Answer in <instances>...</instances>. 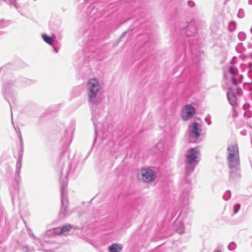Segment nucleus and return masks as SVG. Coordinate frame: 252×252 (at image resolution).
Instances as JSON below:
<instances>
[{
	"instance_id": "nucleus-13",
	"label": "nucleus",
	"mask_w": 252,
	"mask_h": 252,
	"mask_svg": "<svg viewBox=\"0 0 252 252\" xmlns=\"http://www.w3.org/2000/svg\"><path fill=\"white\" fill-rule=\"evenodd\" d=\"M189 30L193 31V32L191 33H188V35L189 36L193 35V34H196L197 33V29L195 27H190L189 28Z\"/></svg>"
},
{
	"instance_id": "nucleus-12",
	"label": "nucleus",
	"mask_w": 252,
	"mask_h": 252,
	"mask_svg": "<svg viewBox=\"0 0 252 252\" xmlns=\"http://www.w3.org/2000/svg\"><path fill=\"white\" fill-rule=\"evenodd\" d=\"M42 38L43 40L48 44L52 45L53 43V39L46 34H43L42 35Z\"/></svg>"
},
{
	"instance_id": "nucleus-2",
	"label": "nucleus",
	"mask_w": 252,
	"mask_h": 252,
	"mask_svg": "<svg viewBox=\"0 0 252 252\" xmlns=\"http://www.w3.org/2000/svg\"><path fill=\"white\" fill-rule=\"evenodd\" d=\"M87 87L89 90L88 95L90 99L94 98L100 89L98 80L96 78L89 79L87 84Z\"/></svg>"
},
{
	"instance_id": "nucleus-6",
	"label": "nucleus",
	"mask_w": 252,
	"mask_h": 252,
	"mask_svg": "<svg viewBox=\"0 0 252 252\" xmlns=\"http://www.w3.org/2000/svg\"><path fill=\"white\" fill-rule=\"evenodd\" d=\"M229 156L228 158H232L239 157V151L237 145H232L228 148Z\"/></svg>"
},
{
	"instance_id": "nucleus-17",
	"label": "nucleus",
	"mask_w": 252,
	"mask_h": 252,
	"mask_svg": "<svg viewBox=\"0 0 252 252\" xmlns=\"http://www.w3.org/2000/svg\"><path fill=\"white\" fill-rule=\"evenodd\" d=\"M189 4L190 6H193L194 5V3L192 1H189Z\"/></svg>"
},
{
	"instance_id": "nucleus-10",
	"label": "nucleus",
	"mask_w": 252,
	"mask_h": 252,
	"mask_svg": "<svg viewBox=\"0 0 252 252\" xmlns=\"http://www.w3.org/2000/svg\"><path fill=\"white\" fill-rule=\"evenodd\" d=\"M229 71L230 73V74H231L232 81L233 84L237 85V82L235 78V76L236 75H237V73H238L237 71L233 67H231L229 68Z\"/></svg>"
},
{
	"instance_id": "nucleus-4",
	"label": "nucleus",
	"mask_w": 252,
	"mask_h": 252,
	"mask_svg": "<svg viewBox=\"0 0 252 252\" xmlns=\"http://www.w3.org/2000/svg\"><path fill=\"white\" fill-rule=\"evenodd\" d=\"M195 113V108L191 104H187L183 107L181 116L184 121H186L192 118Z\"/></svg>"
},
{
	"instance_id": "nucleus-8",
	"label": "nucleus",
	"mask_w": 252,
	"mask_h": 252,
	"mask_svg": "<svg viewBox=\"0 0 252 252\" xmlns=\"http://www.w3.org/2000/svg\"><path fill=\"white\" fill-rule=\"evenodd\" d=\"M123 249V246L120 244H113L108 248L109 252H121Z\"/></svg>"
},
{
	"instance_id": "nucleus-11",
	"label": "nucleus",
	"mask_w": 252,
	"mask_h": 252,
	"mask_svg": "<svg viewBox=\"0 0 252 252\" xmlns=\"http://www.w3.org/2000/svg\"><path fill=\"white\" fill-rule=\"evenodd\" d=\"M72 229V226L67 224L63 226L60 230L59 234H63L65 232H69Z\"/></svg>"
},
{
	"instance_id": "nucleus-16",
	"label": "nucleus",
	"mask_w": 252,
	"mask_h": 252,
	"mask_svg": "<svg viewBox=\"0 0 252 252\" xmlns=\"http://www.w3.org/2000/svg\"><path fill=\"white\" fill-rule=\"evenodd\" d=\"M233 117L235 118L237 116V112H236V111L235 109H233Z\"/></svg>"
},
{
	"instance_id": "nucleus-1",
	"label": "nucleus",
	"mask_w": 252,
	"mask_h": 252,
	"mask_svg": "<svg viewBox=\"0 0 252 252\" xmlns=\"http://www.w3.org/2000/svg\"><path fill=\"white\" fill-rule=\"evenodd\" d=\"M139 180L145 183L154 181L156 178L155 172L149 168H144L141 169L138 174Z\"/></svg>"
},
{
	"instance_id": "nucleus-14",
	"label": "nucleus",
	"mask_w": 252,
	"mask_h": 252,
	"mask_svg": "<svg viewBox=\"0 0 252 252\" xmlns=\"http://www.w3.org/2000/svg\"><path fill=\"white\" fill-rule=\"evenodd\" d=\"M240 208V205L239 204H236L234 206V213H237V212L239 210Z\"/></svg>"
},
{
	"instance_id": "nucleus-15",
	"label": "nucleus",
	"mask_w": 252,
	"mask_h": 252,
	"mask_svg": "<svg viewBox=\"0 0 252 252\" xmlns=\"http://www.w3.org/2000/svg\"><path fill=\"white\" fill-rule=\"evenodd\" d=\"M60 229L61 228H56L54 229H53L54 233L56 235H60L61 234H59V233H60Z\"/></svg>"
},
{
	"instance_id": "nucleus-5",
	"label": "nucleus",
	"mask_w": 252,
	"mask_h": 252,
	"mask_svg": "<svg viewBox=\"0 0 252 252\" xmlns=\"http://www.w3.org/2000/svg\"><path fill=\"white\" fill-rule=\"evenodd\" d=\"M199 151L196 148H191L187 151L186 155V162L191 164L197 162V158L199 155Z\"/></svg>"
},
{
	"instance_id": "nucleus-9",
	"label": "nucleus",
	"mask_w": 252,
	"mask_h": 252,
	"mask_svg": "<svg viewBox=\"0 0 252 252\" xmlns=\"http://www.w3.org/2000/svg\"><path fill=\"white\" fill-rule=\"evenodd\" d=\"M227 98L229 101L230 103L232 105H235L237 104V97L232 92L227 93Z\"/></svg>"
},
{
	"instance_id": "nucleus-7",
	"label": "nucleus",
	"mask_w": 252,
	"mask_h": 252,
	"mask_svg": "<svg viewBox=\"0 0 252 252\" xmlns=\"http://www.w3.org/2000/svg\"><path fill=\"white\" fill-rule=\"evenodd\" d=\"M228 163L230 168H238L239 166V158H228Z\"/></svg>"
},
{
	"instance_id": "nucleus-3",
	"label": "nucleus",
	"mask_w": 252,
	"mask_h": 252,
	"mask_svg": "<svg viewBox=\"0 0 252 252\" xmlns=\"http://www.w3.org/2000/svg\"><path fill=\"white\" fill-rule=\"evenodd\" d=\"M190 133L189 141L190 143H194L200 135L201 131V125L196 122H193L189 125Z\"/></svg>"
}]
</instances>
